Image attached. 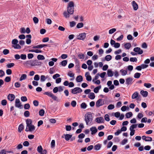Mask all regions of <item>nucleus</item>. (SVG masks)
<instances>
[{
  "label": "nucleus",
  "instance_id": "nucleus-34",
  "mask_svg": "<svg viewBox=\"0 0 154 154\" xmlns=\"http://www.w3.org/2000/svg\"><path fill=\"white\" fill-rule=\"evenodd\" d=\"M42 150L43 149L41 146L40 145L38 147L37 150L39 153L42 152Z\"/></svg>",
  "mask_w": 154,
  "mask_h": 154
},
{
  "label": "nucleus",
  "instance_id": "nucleus-5",
  "mask_svg": "<svg viewBox=\"0 0 154 154\" xmlns=\"http://www.w3.org/2000/svg\"><path fill=\"white\" fill-rule=\"evenodd\" d=\"M104 101L101 99H98L96 102V106L97 107H98L102 106L104 104Z\"/></svg>",
  "mask_w": 154,
  "mask_h": 154
},
{
  "label": "nucleus",
  "instance_id": "nucleus-25",
  "mask_svg": "<svg viewBox=\"0 0 154 154\" xmlns=\"http://www.w3.org/2000/svg\"><path fill=\"white\" fill-rule=\"evenodd\" d=\"M101 145L98 143L95 145L94 146V149L96 150H99L101 147Z\"/></svg>",
  "mask_w": 154,
  "mask_h": 154
},
{
  "label": "nucleus",
  "instance_id": "nucleus-51",
  "mask_svg": "<svg viewBox=\"0 0 154 154\" xmlns=\"http://www.w3.org/2000/svg\"><path fill=\"white\" fill-rule=\"evenodd\" d=\"M7 104V101L6 100H3L1 101V104L2 106H5Z\"/></svg>",
  "mask_w": 154,
  "mask_h": 154
},
{
  "label": "nucleus",
  "instance_id": "nucleus-15",
  "mask_svg": "<svg viewBox=\"0 0 154 154\" xmlns=\"http://www.w3.org/2000/svg\"><path fill=\"white\" fill-rule=\"evenodd\" d=\"M26 127L32 125V121L30 119H27L26 121Z\"/></svg>",
  "mask_w": 154,
  "mask_h": 154
},
{
  "label": "nucleus",
  "instance_id": "nucleus-21",
  "mask_svg": "<svg viewBox=\"0 0 154 154\" xmlns=\"http://www.w3.org/2000/svg\"><path fill=\"white\" fill-rule=\"evenodd\" d=\"M107 75L109 77H112L113 75V72L111 69H109L107 70Z\"/></svg>",
  "mask_w": 154,
  "mask_h": 154
},
{
  "label": "nucleus",
  "instance_id": "nucleus-20",
  "mask_svg": "<svg viewBox=\"0 0 154 154\" xmlns=\"http://www.w3.org/2000/svg\"><path fill=\"white\" fill-rule=\"evenodd\" d=\"M95 95L94 93L91 92L89 94V95L88 96V97L90 99L93 100L95 98Z\"/></svg>",
  "mask_w": 154,
  "mask_h": 154
},
{
  "label": "nucleus",
  "instance_id": "nucleus-64",
  "mask_svg": "<svg viewBox=\"0 0 154 154\" xmlns=\"http://www.w3.org/2000/svg\"><path fill=\"white\" fill-rule=\"evenodd\" d=\"M46 80L45 76L44 75H42L41 76L40 81L42 82L45 81Z\"/></svg>",
  "mask_w": 154,
  "mask_h": 154
},
{
  "label": "nucleus",
  "instance_id": "nucleus-26",
  "mask_svg": "<svg viewBox=\"0 0 154 154\" xmlns=\"http://www.w3.org/2000/svg\"><path fill=\"white\" fill-rule=\"evenodd\" d=\"M101 85H99L95 88L94 89V92L96 93H97L99 90L101 88Z\"/></svg>",
  "mask_w": 154,
  "mask_h": 154
},
{
  "label": "nucleus",
  "instance_id": "nucleus-41",
  "mask_svg": "<svg viewBox=\"0 0 154 154\" xmlns=\"http://www.w3.org/2000/svg\"><path fill=\"white\" fill-rule=\"evenodd\" d=\"M13 46L15 49H20L21 48V46L19 44H17V43L15 45H13Z\"/></svg>",
  "mask_w": 154,
  "mask_h": 154
},
{
  "label": "nucleus",
  "instance_id": "nucleus-47",
  "mask_svg": "<svg viewBox=\"0 0 154 154\" xmlns=\"http://www.w3.org/2000/svg\"><path fill=\"white\" fill-rule=\"evenodd\" d=\"M138 125L137 124H135L132 125L130 127V128L132 129H134L136 128Z\"/></svg>",
  "mask_w": 154,
  "mask_h": 154
},
{
  "label": "nucleus",
  "instance_id": "nucleus-53",
  "mask_svg": "<svg viewBox=\"0 0 154 154\" xmlns=\"http://www.w3.org/2000/svg\"><path fill=\"white\" fill-rule=\"evenodd\" d=\"M14 65V64L13 63H11L8 64L7 65V66L8 68H11Z\"/></svg>",
  "mask_w": 154,
  "mask_h": 154
},
{
  "label": "nucleus",
  "instance_id": "nucleus-10",
  "mask_svg": "<svg viewBox=\"0 0 154 154\" xmlns=\"http://www.w3.org/2000/svg\"><path fill=\"white\" fill-rule=\"evenodd\" d=\"M91 131V134L92 135L95 134L97 131V130L96 127L94 126L91 128L90 129Z\"/></svg>",
  "mask_w": 154,
  "mask_h": 154
},
{
  "label": "nucleus",
  "instance_id": "nucleus-60",
  "mask_svg": "<svg viewBox=\"0 0 154 154\" xmlns=\"http://www.w3.org/2000/svg\"><path fill=\"white\" fill-rule=\"evenodd\" d=\"M130 61L132 62H136L137 61V59L136 57H131L130 59Z\"/></svg>",
  "mask_w": 154,
  "mask_h": 154
},
{
  "label": "nucleus",
  "instance_id": "nucleus-22",
  "mask_svg": "<svg viewBox=\"0 0 154 154\" xmlns=\"http://www.w3.org/2000/svg\"><path fill=\"white\" fill-rule=\"evenodd\" d=\"M124 46L125 48L127 49H129L130 48L131 45L130 43H127L124 44Z\"/></svg>",
  "mask_w": 154,
  "mask_h": 154
},
{
  "label": "nucleus",
  "instance_id": "nucleus-56",
  "mask_svg": "<svg viewBox=\"0 0 154 154\" xmlns=\"http://www.w3.org/2000/svg\"><path fill=\"white\" fill-rule=\"evenodd\" d=\"M33 20L35 23H38V19L37 17H35L33 18Z\"/></svg>",
  "mask_w": 154,
  "mask_h": 154
},
{
  "label": "nucleus",
  "instance_id": "nucleus-44",
  "mask_svg": "<svg viewBox=\"0 0 154 154\" xmlns=\"http://www.w3.org/2000/svg\"><path fill=\"white\" fill-rule=\"evenodd\" d=\"M127 108L128 109H129V108L128 107H127L125 106H122L121 108V110L122 111L124 112L125 111Z\"/></svg>",
  "mask_w": 154,
  "mask_h": 154
},
{
  "label": "nucleus",
  "instance_id": "nucleus-27",
  "mask_svg": "<svg viewBox=\"0 0 154 154\" xmlns=\"http://www.w3.org/2000/svg\"><path fill=\"white\" fill-rule=\"evenodd\" d=\"M27 75L25 74H23L21 75V77L20 79V81H22L23 80H25L26 79Z\"/></svg>",
  "mask_w": 154,
  "mask_h": 154
},
{
  "label": "nucleus",
  "instance_id": "nucleus-35",
  "mask_svg": "<svg viewBox=\"0 0 154 154\" xmlns=\"http://www.w3.org/2000/svg\"><path fill=\"white\" fill-rule=\"evenodd\" d=\"M67 60H63V61H62V62H61V65L62 66H65L66 65V64H67Z\"/></svg>",
  "mask_w": 154,
  "mask_h": 154
},
{
  "label": "nucleus",
  "instance_id": "nucleus-23",
  "mask_svg": "<svg viewBox=\"0 0 154 154\" xmlns=\"http://www.w3.org/2000/svg\"><path fill=\"white\" fill-rule=\"evenodd\" d=\"M24 126L22 124H20L18 128V131L19 132H21L24 129Z\"/></svg>",
  "mask_w": 154,
  "mask_h": 154
},
{
  "label": "nucleus",
  "instance_id": "nucleus-1",
  "mask_svg": "<svg viewBox=\"0 0 154 154\" xmlns=\"http://www.w3.org/2000/svg\"><path fill=\"white\" fill-rule=\"evenodd\" d=\"M74 3L73 2H70L68 4L67 8V11H65L63 13L64 17L66 18H68L70 17V14H73L74 10Z\"/></svg>",
  "mask_w": 154,
  "mask_h": 154
},
{
  "label": "nucleus",
  "instance_id": "nucleus-30",
  "mask_svg": "<svg viewBox=\"0 0 154 154\" xmlns=\"http://www.w3.org/2000/svg\"><path fill=\"white\" fill-rule=\"evenodd\" d=\"M120 72L121 73L122 75H125L127 74L126 70H124L123 69H121L120 70Z\"/></svg>",
  "mask_w": 154,
  "mask_h": 154
},
{
  "label": "nucleus",
  "instance_id": "nucleus-33",
  "mask_svg": "<svg viewBox=\"0 0 154 154\" xmlns=\"http://www.w3.org/2000/svg\"><path fill=\"white\" fill-rule=\"evenodd\" d=\"M45 111L44 109H41L39 112V115L41 116H43L44 114Z\"/></svg>",
  "mask_w": 154,
  "mask_h": 154
},
{
  "label": "nucleus",
  "instance_id": "nucleus-55",
  "mask_svg": "<svg viewBox=\"0 0 154 154\" xmlns=\"http://www.w3.org/2000/svg\"><path fill=\"white\" fill-rule=\"evenodd\" d=\"M23 145L25 146H28L29 145V143L28 141H25L23 143Z\"/></svg>",
  "mask_w": 154,
  "mask_h": 154
},
{
  "label": "nucleus",
  "instance_id": "nucleus-14",
  "mask_svg": "<svg viewBox=\"0 0 154 154\" xmlns=\"http://www.w3.org/2000/svg\"><path fill=\"white\" fill-rule=\"evenodd\" d=\"M140 93L144 97H146L148 96V93L147 91H146L142 90L140 91Z\"/></svg>",
  "mask_w": 154,
  "mask_h": 154
},
{
  "label": "nucleus",
  "instance_id": "nucleus-37",
  "mask_svg": "<svg viewBox=\"0 0 154 154\" xmlns=\"http://www.w3.org/2000/svg\"><path fill=\"white\" fill-rule=\"evenodd\" d=\"M51 148H54L55 147V141L54 140H52L51 142Z\"/></svg>",
  "mask_w": 154,
  "mask_h": 154
},
{
  "label": "nucleus",
  "instance_id": "nucleus-12",
  "mask_svg": "<svg viewBox=\"0 0 154 154\" xmlns=\"http://www.w3.org/2000/svg\"><path fill=\"white\" fill-rule=\"evenodd\" d=\"M132 5L134 10L136 11L138 9V5L134 1L132 2Z\"/></svg>",
  "mask_w": 154,
  "mask_h": 154
},
{
  "label": "nucleus",
  "instance_id": "nucleus-3",
  "mask_svg": "<svg viewBox=\"0 0 154 154\" xmlns=\"http://www.w3.org/2000/svg\"><path fill=\"white\" fill-rule=\"evenodd\" d=\"M82 90L79 87H75L71 90V93L73 94H77L82 92Z\"/></svg>",
  "mask_w": 154,
  "mask_h": 154
},
{
  "label": "nucleus",
  "instance_id": "nucleus-11",
  "mask_svg": "<svg viewBox=\"0 0 154 154\" xmlns=\"http://www.w3.org/2000/svg\"><path fill=\"white\" fill-rule=\"evenodd\" d=\"M14 98V95L13 94H9L7 97L8 99L11 101H13Z\"/></svg>",
  "mask_w": 154,
  "mask_h": 154
},
{
  "label": "nucleus",
  "instance_id": "nucleus-39",
  "mask_svg": "<svg viewBox=\"0 0 154 154\" xmlns=\"http://www.w3.org/2000/svg\"><path fill=\"white\" fill-rule=\"evenodd\" d=\"M30 108V105L29 103L25 104L24 105V108L25 109H29Z\"/></svg>",
  "mask_w": 154,
  "mask_h": 154
},
{
  "label": "nucleus",
  "instance_id": "nucleus-32",
  "mask_svg": "<svg viewBox=\"0 0 154 154\" xmlns=\"http://www.w3.org/2000/svg\"><path fill=\"white\" fill-rule=\"evenodd\" d=\"M37 58L38 60H44L45 59V57L43 55L40 54L38 55Z\"/></svg>",
  "mask_w": 154,
  "mask_h": 154
},
{
  "label": "nucleus",
  "instance_id": "nucleus-52",
  "mask_svg": "<svg viewBox=\"0 0 154 154\" xmlns=\"http://www.w3.org/2000/svg\"><path fill=\"white\" fill-rule=\"evenodd\" d=\"M20 58L22 60H25L26 58V56L25 54H21L20 55Z\"/></svg>",
  "mask_w": 154,
  "mask_h": 154
},
{
  "label": "nucleus",
  "instance_id": "nucleus-31",
  "mask_svg": "<svg viewBox=\"0 0 154 154\" xmlns=\"http://www.w3.org/2000/svg\"><path fill=\"white\" fill-rule=\"evenodd\" d=\"M141 74L140 73L136 72L135 73L134 75V77L135 78L138 79L141 76Z\"/></svg>",
  "mask_w": 154,
  "mask_h": 154
},
{
  "label": "nucleus",
  "instance_id": "nucleus-50",
  "mask_svg": "<svg viewBox=\"0 0 154 154\" xmlns=\"http://www.w3.org/2000/svg\"><path fill=\"white\" fill-rule=\"evenodd\" d=\"M18 42V40L16 39H13L12 41V44L14 45L17 44Z\"/></svg>",
  "mask_w": 154,
  "mask_h": 154
},
{
  "label": "nucleus",
  "instance_id": "nucleus-63",
  "mask_svg": "<svg viewBox=\"0 0 154 154\" xmlns=\"http://www.w3.org/2000/svg\"><path fill=\"white\" fill-rule=\"evenodd\" d=\"M20 84L19 82H16L15 83L14 86L16 88H19L20 86Z\"/></svg>",
  "mask_w": 154,
  "mask_h": 154
},
{
  "label": "nucleus",
  "instance_id": "nucleus-54",
  "mask_svg": "<svg viewBox=\"0 0 154 154\" xmlns=\"http://www.w3.org/2000/svg\"><path fill=\"white\" fill-rule=\"evenodd\" d=\"M144 86H145L147 88H150L152 86L151 84L149 83H145L144 84Z\"/></svg>",
  "mask_w": 154,
  "mask_h": 154
},
{
  "label": "nucleus",
  "instance_id": "nucleus-42",
  "mask_svg": "<svg viewBox=\"0 0 154 154\" xmlns=\"http://www.w3.org/2000/svg\"><path fill=\"white\" fill-rule=\"evenodd\" d=\"M30 113L28 111H26L24 112V116L26 117H28L29 116Z\"/></svg>",
  "mask_w": 154,
  "mask_h": 154
},
{
  "label": "nucleus",
  "instance_id": "nucleus-13",
  "mask_svg": "<svg viewBox=\"0 0 154 154\" xmlns=\"http://www.w3.org/2000/svg\"><path fill=\"white\" fill-rule=\"evenodd\" d=\"M133 79L132 78L129 77L127 78L126 80V83L128 85L131 84L132 83Z\"/></svg>",
  "mask_w": 154,
  "mask_h": 154
},
{
  "label": "nucleus",
  "instance_id": "nucleus-45",
  "mask_svg": "<svg viewBox=\"0 0 154 154\" xmlns=\"http://www.w3.org/2000/svg\"><path fill=\"white\" fill-rule=\"evenodd\" d=\"M114 106L113 104H110L107 107V108L109 110L113 109L114 108Z\"/></svg>",
  "mask_w": 154,
  "mask_h": 154
},
{
  "label": "nucleus",
  "instance_id": "nucleus-49",
  "mask_svg": "<svg viewBox=\"0 0 154 154\" xmlns=\"http://www.w3.org/2000/svg\"><path fill=\"white\" fill-rule=\"evenodd\" d=\"M11 80V78L9 76H7L5 77V82H10Z\"/></svg>",
  "mask_w": 154,
  "mask_h": 154
},
{
  "label": "nucleus",
  "instance_id": "nucleus-48",
  "mask_svg": "<svg viewBox=\"0 0 154 154\" xmlns=\"http://www.w3.org/2000/svg\"><path fill=\"white\" fill-rule=\"evenodd\" d=\"M44 94L45 95H47L48 96L51 97L53 94L50 92H46L44 93Z\"/></svg>",
  "mask_w": 154,
  "mask_h": 154
},
{
  "label": "nucleus",
  "instance_id": "nucleus-16",
  "mask_svg": "<svg viewBox=\"0 0 154 154\" xmlns=\"http://www.w3.org/2000/svg\"><path fill=\"white\" fill-rule=\"evenodd\" d=\"M83 80V78L82 75H79L78 76L76 79V80L78 82H80Z\"/></svg>",
  "mask_w": 154,
  "mask_h": 154
},
{
  "label": "nucleus",
  "instance_id": "nucleus-6",
  "mask_svg": "<svg viewBox=\"0 0 154 154\" xmlns=\"http://www.w3.org/2000/svg\"><path fill=\"white\" fill-rule=\"evenodd\" d=\"M15 106L16 107L20 109L23 108V105L21 104L19 99H16L15 102Z\"/></svg>",
  "mask_w": 154,
  "mask_h": 154
},
{
  "label": "nucleus",
  "instance_id": "nucleus-57",
  "mask_svg": "<svg viewBox=\"0 0 154 154\" xmlns=\"http://www.w3.org/2000/svg\"><path fill=\"white\" fill-rule=\"evenodd\" d=\"M70 26L71 27H74L76 24V23L74 21L70 22Z\"/></svg>",
  "mask_w": 154,
  "mask_h": 154
},
{
  "label": "nucleus",
  "instance_id": "nucleus-58",
  "mask_svg": "<svg viewBox=\"0 0 154 154\" xmlns=\"http://www.w3.org/2000/svg\"><path fill=\"white\" fill-rule=\"evenodd\" d=\"M113 113H114V116L116 118L119 117L120 116V112H117L115 113L113 112L112 113V114Z\"/></svg>",
  "mask_w": 154,
  "mask_h": 154
},
{
  "label": "nucleus",
  "instance_id": "nucleus-61",
  "mask_svg": "<svg viewBox=\"0 0 154 154\" xmlns=\"http://www.w3.org/2000/svg\"><path fill=\"white\" fill-rule=\"evenodd\" d=\"M66 129L67 131H70L71 129V126L70 125H67L66 126Z\"/></svg>",
  "mask_w": 154,
  "mask_h": 154
},
{
  "label": "nucleus",
  "instance_id": "nucleus-38",
  "mask_svg": "<svg viewBox=\"0 0 154 154\" xmlns=\"http://www.w3.org/2000/svg\"><path fill=\"white\" fill-rule=\"evenodd\" d=\"M87 104L84 102L82 103L81 105V107L82 108L85 109L87 107Z\"/></svg>",
  "mask_w": 154,
  "mask_h": 154
},
{
  "label": "nucleus",
  "instance_id": "nucleus-29",
  "mask_svg": "<svg viewBox=\"0 0 154 154\" xmlns=\"http://www.w3.org/2000/svg\"><path fill=\"white\" fill-rule=\"evenodd\" d=\"M132 116V113L131 112H129L125 114V116L126 118H129Z\"/></svg>",
  "mask_w": 154,
  "mask_h": 154
},
{
  "label": "nucleus",
  "instance_id": "nucleus-40",
  "mask_svg": "<svg viewBox=\"0 0 154 154\" xmlns=\"http://www.w3.org/2000/svg\"><path fill=\"white\" fill-rule=\"evenodd\" d=\"M129 130L131 131L130 133V135L131 136H133L135 133V130L134 129H132L129 128Z\"/></svg>",
  "mask_w": 154,
  "mask_h": 154
},
{
  "label": "nucleus",
  "instance_id": "nucleus-4",
  "mask_svg": "<svg viewBox=\"0 0 154 154\" xmlns=\"http://www.w3.org/2000/svg\"><path fill=\"white\" fill-rule=\"evenodd\" d=\"M37 60H30L26 62V63L28 64H30L31 66H34L35 65H39Z\"/></svg>",
  "mask_w": 154,
  "mask_h": 154
},
{
  "label": "nucleus",
  "instance_id": "nucleus-46",
  "mask_svg": "<svg viewBox=\"0 0 154 154\" xmlns=\"http://www.w3.org/2000/svg\"><path fill=\"white\" fill-rule=\"evenodd\" d=\"M21 100L23 102H26L27 100V99L26 96H22L21 97Z\"/></svg>",
  "mask_w": 154,
  "mask_h": 154
},
{
  "label": "nucleus",
  "instance_id": "nucleus-28",
  "mask_svg": "<svg viewBox=\"0 0 154 154\" xmlns=\"http://www.w3.org/2000/svg\"><path fill=\"white\" fill-rule=\"evenodd\" d=\"M112 58V56L110 55H108L106 56L105 57V60L107 61H109Z\"/></svg>",
  "mask_w": 154,
  "mask_h": 154
},
{
  "label": "nucleus",
  "instance_id": "nucleus-36",
  "mask_svg": "<svg viewBox=\"0 0 154 154\" xmlns=\"http://www.w3.org/2000/svg\"><path fill=\"white\" fill-rule=\"evenodd\" d=\"M83 26V24L82 23H78L76 27L77 28L79 29L82 27Z\"/></svg>",
  "mask_w": 154,
  "mask_h": 154
},
{
  "label": "nucleus",
  "instance_id": "nucleus-7",
  "mask_svg": "<svg viewBox=\"0 0 154 154\" xmlns=\"http://www.w3.org/2000/svg\"><path fill=\"white\" fill-rule=\"evenodd\" d=\"M86 36V33L85 32L80 34L78 36L77 39L84 40Z\"/></svg>",
  "mask_w": 154,
  "mask_h": 154
},
{
  "label": "nucleus",
  "instance_id": "nucleus-9",
  "mask_svg": "<svg viewBox=\"0 0 154 154\" xmlns=\"http://www.w3.org/2000/svg\"><path fill=\"white\" fill-rule=\"evenodd\" d=\"M95 121L98 123H103L104 120L103 117H100L97 118Z\"/></svg>",
  "mask_w": 154,
  "mask_h": 154
},
{
  "label": "nucleus",
  "instance_id": "nucleus-18",
  "mask_svg": "<svg viewBox=\"0 0 154 154\" xmlns=\"http://www.w3.org/2000/svg\"><path fill=\"white\" fill-rule=\"evenodd\" d=\"M78 57L80 59L83 60L85 59V56L84 54L82 53H78Z\"/></svg>",
  "mask_w": 154,
  "mask_h": 154
},
{
  "label": "nucleus",
  "instance_id": "nucleus-19",
  "mask_svg": "<svg viewBox=\"0 0 154 154\" xmlns=\"http://www.w3.org/2000/svg\"><path fill=\"white\" fill-rule=\"evenodd\" d=\"M64 135L65 139L67 141L69 140L72 136V135L68 134H64Z\"/></svg>",
  "mask_w": 154,
  "mask_h": 154
},
{
  "label": "nucleus",
  "instance_id": "nucleus-59",
  "mask_svg": "<svg viewBox=\"0 0 154 154\" xmlns=\"http://www.w3.org/2000/svg\"><path fill=\"white\" fill-rule=\"evenodd\" d=\"M39 102L38 100H34L33 101V104L35 106H37L38 105Z\"/></svg>",
  "mask_w": 154,
  "mask_h": 154
},
{
  "label": "nucleus",
  "instance_id": "nucleus-24",
  "mask_svg": "<svg viewBox=\"0 0 154 154\" xmlns=\"http://www.w3.org/2000/svg\"><path fill=\"white\" fill-rule=\"evenodd\" d=\"M138 96V93L137 92H135L132 96V98L134 99L137 98Z\"/></svg>",
  "mask_w": 154,
  "mask_h": 154
},
{
  "label": "nucleus",
  "instance_id": "nucleus-62",
  "mask_svg": "<svg viewBox=\"0 0 154 154\" xmlns=\"http://www.w3.org/2000/svg\"><path fill=\"white\" fill-rule=\"evenodd\" d=\"M71 105L73 107H75L76 105V102L75 100H72L71 103Z\"/></svg>",
  "mask_w": 154,
  "mask_h": 154
},
{
  "label": "nucleus",
  "instance_id": "nucleus-2",
  "mask_svg": "<svg viewBox=\"0 0 154 154\" xmlns=\"http://www.w3.org/2000/svg\"><path fill=\"white\" fill-rule=\"evenodd\" d=\"M84 120L87 125H92L93 117L91 112H89L86 114Z\"/></svg>",
  "mask_w": 154,
  "mask_h": 154
},
{
  "label": "nucleus",
  "instance_id": "nucleus-17",
  "mask_svg": "<svg viewBox=\"0 0 154 154\" xmlns=\"http://www.w3.org/2000/svg\"><path fill=\"white\" fill-rule=\"evenodd\" d=\"M27 127L28 128L29 131L30 132L33 131L35 129V127L34 125H29L28 126H27Z\"/></svg>",
  "mask_w": 154,
  "mask_h": 154
},
{
  "label": "nucleus",
  "instance_id": "nucleus-43",
  "mask_svg": "<svg viewBox=\"0 0 154 154\" xmlns=\"http://www.w3.org/2000/svg\"><path fill=\"white\" fill-rule=\"evenodd\" d=\"M116 29L115 28H112L109 30V34H112L116 31Z\"/></svg>",
  "mask_w": 154,
  "mask_h": 154
},
{
  "label": "nucleus",
  "instance_id": "nucleus-8",
  "mask_svg": "<svg viewBox=\"0 0 154 154\" xmlns=\"http://www.w3.org/2000/svg\"><path fill=\"white\" fill-rule=\"evenodd\" d=\"M133 50L135 52L137 53L138 54H141L143 53V50L139 47L135 48Z\"/></svg>",
  "mask_w": 154,
  "mask_h": 154
}]
</instances>
